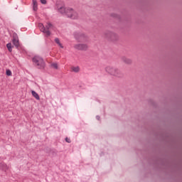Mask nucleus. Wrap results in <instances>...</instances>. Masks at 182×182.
Segmentation results:
<instances>
[{"instance_id": "4be33fe9", "label": "nucleus", "mask_w": 182, "mask_h": 182, "mask_svg": "<svg viewBox=\"0 0 182 182\" xmlns=\"http://www.w3.org/2000/svg\"><path fill=\"white\" fill-rule=\"evenodd\" d=\"M98 117H97V119H99Z\"/></svg>"}, {"instance_id": "f03ea898", "label": "nucleus", "mask_w": 182, "mask_h": 182, "mask_svg": "<svg viewBox=\"0 0 182 182\" xmlns=\"http://www.w3.org/2000/svg\"><path fill=\"white\" fill-rule=\"evenodd\" d=\"M32 61L34 65L38 69H44L46 66L45 60L41 55H34L32 58Z\"/></svg>"}, {"instance_id": "39448f33", "label": "nucleus", "mask_w": 182, "mask_h": 182, "mask_svg": "<svg viewBox=\"0 0 182 182\" xmlns=\"http://www.w3.org/2000/svg\"><path fill=\"white\" fill-rule=\"evenodd\" d=\"M106 38H108V39H111L112 41H116L117 38H119V36H117V33L113 32V31H107L105 33Z\"/></svg>"}, {"instance_id": "6ab92c4d", "label": "nucleus", "mask_w": 182, "mask_h": 182, "mask_svg": "<svg viewBox=\"0 0 182 182\" xmlns=\"http://www.w3.org/2000/svg\"><path fill=\"white\" fill-rule=\"evenodd\" d=\"M6 75L7 76H12V72L11 71V70H6Z\"/></svg>"}, {"instance_id": "aec40b11", "label": "nucleus", "mask_w": 182, "mask_h": 182, "mask_svg": "<svg viewBox=\"0 0 182 182\" xmlns=\"http://www.w3.org/2000/svg\"><path fill=\"white\" fill-rule=\"evenodd\" d=\"M41 4H43V5H46V0H41Z\"/></svg>"}, {"instance_id": "20e7f679", "label": "nucleus", "mask_w": 182, "mask_h": 182, "mask_svg": "<svg viewBox=\"0 0 182 182\" xmlns=\"http://www.w3.org/2000/svg\"><path fill=\"white\" fill-rule=\"evenodd\" d=\"M74 38L78 41V42H83L86 39V36L80 32L74 33Z\"/></svg>"}, {"instance_id": "5701e85b", "label": "nucleus", "mask_w": 182, "mask_h": 182, "mask_svg": "<svg viewBox=\"0 0 182 182\" xmlns=\"http://www.w3.org/2000/svg\"><path fill=\"white\" fill-rule=\"evenodd\" d=\"M98 117H97V119H99Z\"/></svg>"}, {"instance_id": "f257e3e1", "label": "nucleus", "mask_w": 182, "mask_h": 182, "mask_svg": "<svg viewBox=\"0 0 182 182\" xmlns=\"http://www.w3.org/2000/svg\"><path fill=\"white\" fill-rule=\"evenodd\" d=\"M105 72L108 73V75H110V76H114V77H122L123 75L122 74V71L119 70V68L108 65L105 68Z\"/></svg>"}, {"instance_id": "dca6fc26", "label": "nucleus", "mask_w": 182, "mask_h": 182, "mask_svg": "<svg viewBox=\"0 0 182 182\" xmlns=\"http://www.w3.org/2000/svg\"><path fill=\"white\" fill-rule=\"evenodd\" d=\"M72 70L73 72H75V73H77V72H79L80 69L79 68V67L77 66V67H73Z\"/></svg>"}, {"instance_id": "4468645a", "label": "nucleus", "mask_w": 182, "mask_h": 182, "mask_svg": "<svg viewBox=\"0 0 182 182\" xmlns=\"http://www.w3.org/2000/svg\"><path fill=\"white\" fill-rule=\"evenodd\" d=\"M55 43H57V45H58V46H60V48H63V46L62 45V43H60V41L59 40V38H55Z\"/></svg>"}, {"instance_id": "423d86ee", "label": "nucleus", "mask_w": 182, "mask_h": 182, "mask_svg": "<svg viewBox=\"0 0 182 182\" xmlns=\"http://www.w3.org/2000/svg\"><path fill=\"white\" fill-rule=\"evenodd\" d=\"M38 28H40L41 32L46 35V36H50V31L46 30L43 23H38Z\"/></svg>"}, {"instance_id": "7ed1b4c3", "label": "nucleus", "mask_w": 182, "mask_h": 182, "mask_svg": "<svg viewBox=\"0 0 182 182\" xmlns=\"http://www.w3.org/2000/svg\"><path fill=\"white\" fill-rule=\"evenodd\" d=\"M66 16L70 18V19H77L79 18V13L73 8L67 7Z\"/></svg>"}, {"instance_id": "1a4fd4ad", "label": "nucleus", "mask_w": 182, "mask_h": 182, "mask_svg": "<svg viewBox=\"0 0 182 182\" xmlns=\"http://www.w3.org/2000/svg\"><path fill=\"white\" fill-rule=\"evenodd\" d=\"M122 62H124L127 65H131V63H132V60L130 58H126V57H122Z\"/></svg>"}, {"instance_id": "9d476101", "label": "nucleus", "mask_w": 182, "mask_h": 182, "mask_svg": "<svg viewBox=\"0 0 182 182\" xmlns=\"http://www.w3.org/2000/svg\"><path fill=\"white\" fill-rule=\"evenodd\" d=\"M33 10L35 12L38 11V1L36 0H33Z\"/></svg>"}, {"instance_id": "9b49d317", "label": "nucleus", "mask_w": 182, "mask_h": 182, "mask_svg": "<svg viewBox=\"0 0 182 182\" xmlns=\"http://www.w3.org/2000/svg\"><path fill=\"white\" fill-rule=\"evenodd\" d=\"M31 95L32 96H33V97H35V99H36V100H40L41 97H39V95L35 92V91H31Z\"/></svg>"}, {"instance_id": "f8f14e48", "label": "nucleus", "mask_w": 182, "mask_h": 182, "mask_svg": "<svg viewBox=\"0 0 182 182\" xmlns=\"http://www.w3.org/2000/svg\"><path fill=\"white\" fill-rule=\"evenodd\" d=\"M13 43H14V46H16V48H18V46H19V40H18V38H16V37L14 38Z\"/></svg>"}, {"instance_id": "6e6552de", "label": "nucleus", "mask_w": 182, "mask_h": 182, "mask_svg": "<svg viewBox=\"0 0 182 182\" xmlns=\"http://www.w3.org/2000/svg\"><path fill=\"white\" fill-rule=\"evenodd\" d=\"M58 11L60 14L66 16V12H68V8H66L65 5L58 6Z\"/></svg>"}, {"instance_id": "412c9836", "label": "nucleus", "mask_w": 182, "mask_h": 182, "mask_svg": "<svg viewBox=\"0 0 182 182\" xmlns=\"http://www.w3.org/2000/svg\"><path fill=\"white\" fill-rule=\"evenodd\" d=\"M65 141H67V143H70V139L69 138H65Z\"/></svg>"}, {"instance_id": "0eeeda50", "label": "nucleus", "mask_w": 182, "mask_h": 182, "mask_svg": "<svg viewBox=\"0 0 182 182\" xmlns=\"http://www.w3.org/2000/svg\"><path fill=\"white\" fill-rule=\"evenodd\" d=\"M75 49H77L78 50H86L88 46L86 44L78 43L74 46Z\"/></svg>"}, {"instance_id": "2eb2a0df", "label": "nucleus", "mask_w": 182, "mask_h": 182, "mask_svg": "<svg viewBox=\"0 0 182 182\" xmlns=\"http://www.w3.org/2000/svg\"><path fill=\"white\" fill-rule=\"evenodd\" d=\"M6 48H7L9 52H12V43H9L6 45Z\"/></svg>"}, {"instance_id": "ddd939ff", "label": "nucleus", "mask_w": 182, "mask_h": 182, "mask_svg": "<svg viewBox=\"0 0 182 182\" xmlns=\"http://www.w3.org/2000/svg\"><path fill=\"white\" fill-rule=\"evenodd\" d=\"M53 28V25L50 23H47V25L46 26V30L49 31V29H52Z\"/></svg>"}, {"instance_id": "a211bd4d", "label": "nucleus", "mask_w": 182, "mask_h": 182, "mask_svg": "<svg viewBox=\"0 0 182 182\" xmlns=\"http://www.w3.org/2000/svg\"><path fill=\"white\" fill-rule=\"evenodd\" d=\"M51 68H53V69H58V63H51Z\"/></svg>"}, {"instance_id": "f3484780", "label": "nucleus", "mask_w": 182, "mask_h": 182, "mask_svg": "<svg viewBox=\"0 0 182 182\" xmlns=\"http://www.w3.org/2000/svg\"><path fill=\"white\" fill-rule=\"evenodd\" d=\"M9 167H8L6 164H3V166H2L3 171H6L7 170H9Z\"/></svg>"}]
</instances>
